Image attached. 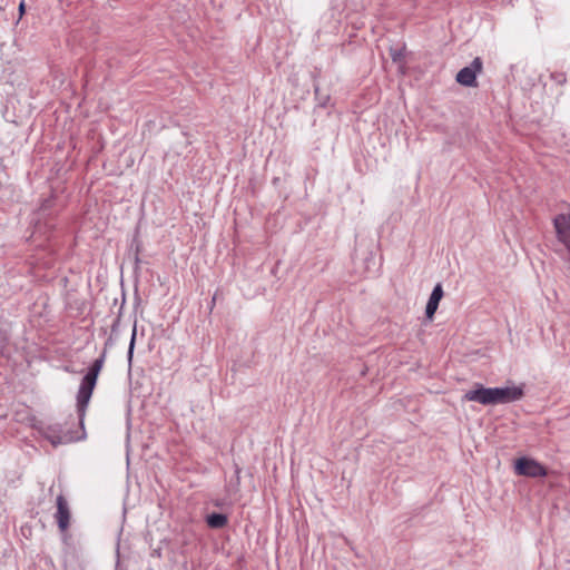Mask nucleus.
<instances>
[{"label":"nucleus","instance_id":"obj_1","mask_svg":"<svg viewBox=\"0 0 570 570\" xmlns=\"http://www.w3.org/2000/svg\"><path fill=\"white\" fill-rule=\"evenodd\" d=\"M523 395L522 386L484 387L476 383L474 389L465 392L463 400L482 405H497L519 401Z\"/></svg>","mask_w":570,"mask_h":570},{"label":"nucleus","instance_id":"obj_2","mask_svg":"<svg viewBox=\"0 0 570 570\" xmlns=\"http://www.w3.org/2000/svg\"><path fill=\"white\" fill-rule=\"evenodd\" d=\"M106 350L101 353V355L94 361L91 366L89 367L87 374L82 377L78 393H77V412L79 415L80 424H83V417L86 415V411L88 404L90 402L92 392L97 384V379L99 373L101 372L105 360H106Z\"/></svg>","mask_w":570,"mask_h":570},{"label":"nucleus","instance_id":"obj_3","mask_svg":"<svg viewBox=\"0 0 570 570\" xmlns=\"http://www.w3.org/2000/svg\"><path fill=\"white\" fill-rule=\"evenodd\" d=\"M483 62L481 58L476 57L473 59L470 66L462 68L456 73V81L465 87H476V75L482 71Z\"/></svg>","mask_w":570,"mask_h":570},{"label":"nucleus","instance_id":"obj_9","mask_svg":"<svg viewBox=\"0 0 570 570\" xmlns=\"http://www.w3.org/2000/svg\"><path fill=\"white\" fill-rule=\"evenodd\" d=\"M55 433V429L52 426H49L48 428V433H47V438L50 440V442L53 444V445H57V444H61V443H65L67 441H69L70 439L67 438V436H57L53 434Z\"/></svg>","mask_w":570,"mask_h":570},{"label":"nucleus","instance_id":"obj_7","mask_svg":"<svg viewBox=\"0 0 570 570\" xmlns=\"http://www.w3.org/2000/svg\"><path fill=\"white\" fill-rule=\"evenodd\" d=\"M442 297H443L442 285L436 284L430 295V298H429L426 307H425V315L429 320L433 318Z\"/></svg>","mask_w":570,"mask_h":570},{"label":"nucleus","instance_id":"obj_8","mask_svg":"<svg viewBox=\"0 0 570 570\" xmlns=\"http://www.w3.org/2000/svg\"><path fill=\"white\" fill-rule=\"evenodd\" d=\"M207 521V524L213 528V529H220V528H224L227 522H228V519L225 514H222V513H212L207 517L206 519Z\"/></svg>","mask_w":570,"mask_h":570},{"label":"nucleus","instance_id":"obj_12","mask_svg":"<svg viewBox=\"0 0 570 570\" xmlns=\"http://www.w3.org/2000/svg\"><path fill=\"white\" fill-rule=\"evenodd\" d=\"M390 55L393 61H399L402 57V52L396 49H391Z\"/></svg>","mask_w":570,"mask_h":570},{"label":"nucleus","instance_id":"obj_4","mask_svg":"<svg viewBox=\"0 0 570 570\" xmlns=\"http://www.w3.org/2000/svg\"><path fill=\"white\" fill-rule=\"evenodd\" d=\"M515 473L530 478H539L547 475V469L535 460L520 458L515 461Z\"/></svg>","mask_w":570,"mask_h":570},{"label":"nucleus","instance_id":"obj_13","mask_svg":"<svg viewBox=\"0 0 570 570\" xmlns=\"http://www.w3.org/2000/svg\"><path fill=\"white\" fill-rule=\"evenodd\" d=\"M235 476H236V481H237V484H239V480H240V468L235 464Z\"/></svg>","mask_w":570,"mask_h":570},{"label":"nucleus","instance_id":"obj_15","mask_svg":"<svg viewBox=\"0 0 570 570\" xmlns=\"http://www.w3.org/2000/svg\"><path fill=\"white\" fill-rule=\"evenodd\" d=\"M215 301H216V296H214V297H213V299H212V302H210V305H212V306H210V308H213V307H214V305H215Z\"/></svg>","mask_w":570,"mask_h":570},{"label":"nucleus","instance_id":"obj_11","mask_svg":"<svg viewBox=\"0 0 570 570\" xmlns=\"http://www.w3.org/2000/svg\"><path fill=\"white\" fill-rule=\"evenodd\" d=\"M135 338H136V327L132 331L129 350H128V360L131 361L132 353H134V346H135Z\"/></svg>","mask_w":570,"mask_h":570},{"label":"nucleus","instance_id":"obj_10","mask_svg":"<svg viewBox=\"0 0 570 570\" xmlns=\"http://www.w3.org/2000/svg\"><path fill=\"white\" fill-rule=\"evenodd\" d=\"M551 78L558 83L563 85L567 81V77L562 72L552 73Z\"/></svg>","mask_w":570,"mask_h":570},{"label":"nucleus","instance_id":"obj_5","mask_svg":"<svg viewBox=\"0 0 570 570\" xmlns=\"http://www.w3.org/2000/svg\"><path fill=\"white\" fill-rule=\"evenodd\" d=\"M553 226L558 240L564 245L570 254V213L557 215L553 218Z\"/></svg>","mask_w":570,"mask_h":570},{"label":"nucleus","instance_id":"obj_14","mask_svg":"<svg viewBox=\"0 0 570 570\" xmlns=\"http://www.w3.org/2000/svg\"><path fill=\"white\" fill-rule=\"evenodd\" d=\"M24 11H26V4H24V1H21L20 4H19L20 18L24 14Z\"/></svg>","mask_w":570,"mask_h":570},{"label":"nucleus","instance_id":"obj_6","mask_svg":"<svg viewBox=\"0 0 570 570\" xmlns=\"http://www.w3.org/2000/svg\"><path fill=\"white\" fill-rule=\"evenodd\" d=\"M57 503V512L55 518L58 523V528L61 532H65L70 524V509L66 498L62 494H59L56 500Z\"/></svg>","mask_w":570,"mask_h":570}]
</instances>
